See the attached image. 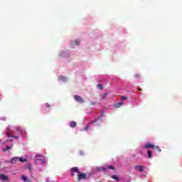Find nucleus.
<instances>
[{"label": "nucleus", "mask_w": 182, "mask_h": 182, "mask_svg": "<svg viewBox=\"0 0 182 182\" xmlns=\"http://www.w3.org/2000/svg\"><path fill=\"white\" fill-rule=\"evenodd\" d=\"M82 180H89V176H87V173H79L77 175V181H80Z\"/></svg>", "instance_id": "f257e3e1"}, {"label": "nucleus", "mask_w": 182, "mask_h": 182, "mask_svg": "<svg viewBox=\"0 0 182 182\" xmlns=\"http://www.w3.org/2000/svg\"><path fill=\"white\" fill-rule=\"evenodd\" d=\"M6 134L7 137H13V139H19V136H14L12 135V132H11V129H7L6 132Z\"/></svg>", "instance_id": "f03ea898"}, {"label": "nucleus", "mask_w": 182, "mask_h": 182, "mask_svg": "<svg viewBox=\"0 0 182 182\" xmlns=\"http://www.w3.org/2000/svg\"><path fill=\"white\" fill-rule=\"evenodd\" d=\"M74 99L75 102H77L78 103H85V100H83V98H82V97L79 95H75Z\"/></svg>", "instance_id": "7ed1b4c3"}, {"label": "nucleus", "mask_w": 182, "mask_h": 182, "mask_svg": "<svg viewBox=\"0 0 182 182\" xmlns=\"http://www.w3.org/2000/svg\"><path fill=\"white\" fill-rule=\"evenodd\" d=\"M75 173H77V174H79L80 173L79 171V168L77 167H73L70 169L71 176H75Z\"/></svg>", "instance_id": "20e7f679"}, {"label": "nucleus", "mask_w": 182, "mask_h": 182, "mask_svg": "<svg viewBox=\"0 0 182 182\" xmlns=\"http://www.w3.org/2000/svg\"><path fill=\"white\" fill-rule=\"evenodd\" d=\"M144 149H154V150L156 149V146H154V144H151V143H146L144 146Z\"/></svg>", "instance_id": "39448f33"}, {"label": "nucleus", "mask_w": 182, "mask_h": 182, "mask_svg": "<svg viewBox=\"0 0 182 182\" xmlns=\"http://www.w3.org/2000/svg\"><path fill=\"white\" fill-rule=\"evenodd\" d=\"M135 170L139 171V173H143L144 171V166H135Z\"/></svg>", "instance_id": "423d86ee"}, {"label": "nucleus", "mask_w": 182, "mask_h": 182, "mask_svg": "<svg viewBox=\"0 0 182 182\" xmlns=\"http://www.w3.org/2000/svg\"><path fill=\"white\" fill-rule=\"evenodd\" d=\"M0 180H1V181H8L9 178L5 174H0Z\"/></svg>", "instance_id": "0eeeda50"}, {"label": "nucleus", "mask_w": 182, "mask_h": 182, "mask_svg": "<svg viewBox=\"0 0 182 182\" xmlns=\"http://www.w3.org/2000/svg\"><path fill=\"white\" fill-rule=\"evenodd\" d=\"M11 164H16V163H19V157H14L11 160Z\"/></svg>", "instance_id": "6e6552de"}, {"label": "nucleus", "mask_w": 182, "mask_h": 182, "mask_svg": "<svg viewBox=\"0 0 182 182\" xmlns=\"http://www.w3.org/2000/svg\"><path fill=\"white\" fill-rule=\"evenodd\" d=\"M95 122H97V119H95V121H92L91 122H90V124H88L86 127H84V129L85 132L89 130V129L90 128V124H92V123H95Z\"/></svg>", "instance_id": "1a4fd4ad"}, {"label": "nucleus", "mask_w": 182, "mask_h": 182, "mask_svg": "<svg viewBox=\"0 0 182 182\" xmlns=\"http://www.w3.org/2000/svg\"><path fill=\"white\" fill-rule=\"evenodd\" d=\"M107 168H110L111 170H114V167L112 166H108L107 167H102L101 168V169L102 170V171H105L106 170H107Z\"/></svg>", "instance_id": "9d476101"}, {"label": "nucleus", "mask_w": 182, "mask_h": 182, "mask_svg": "<svg viewBox=\"0 0 182 182\" xmlns=\"http://www.w3.org/2000/svg\"><path fill=\"white\" fill-rule=\"evenodd\" d=\"M122 105H124V102H117V103L114 104V106L116 108H119V107H122Z\"/></svg>", "instance_id": "9b49d317"}, {"label": "nucleus", "mask_w": 182, "mask_h": 182, "mask_svg": "<svg viewBox=\"0 0 182 182\" xmlns=\"http://www.w3.org/2000/svg\"><path fill=\"white\" fill-rule=\"evenodd\" d=\"M77 126L76 122L72 121L70 123V127H72L73 129L75 128Z\"/></svg>", "instance_id": "f8f14e48"}, {"label": "nucleus", "mask_w": 182, "mask_h": 182, "mask_svg": "<svg viewBox=\"0 0 182 182\" xmlns=\"http://www.w3.org/2000/svg\"><path fill=\"white\" fill-rule=\"evenodd\" d=\"M58 79L59 80H62V82H66L68 80V78L65 76H60Z\"/></svg>", "instance_id": "ddd939ff"}, {"label": "nucleus", "mask_w": 182, "mask_h": 182, "mask_svg": "<svg viewBox=\"0 0 182 182\" xmlns=\"http://www.w3.org/2000/svg\"><path fill=\"white\" fill-rule=\"evenodd\" d=\"M12 146H13V145H11V146H6V147L4 148V149H2L3 151H8V150H11V149H12Z\"/></svg>", "instance_id": "4468645a"}, {"label": "nucleus", "mask_w": 182, "mask_h": 182, "mask_svg": "<svg viewBox=\"0 0 182 182\" xmlns=\"http://www.w3.org/2000/svg\"><path fill=\"white\" fill-rule=\"evenodd\" d=\"M21 161V163H25L26 162V159H23V158L20 157L18 158V162Z\"/></svg>", "instance_id": "2eb2a0df"}, {"label": "nucleus", "mask_w": 182, "mask_h": 182, "mask_svg": "<svg viewBox=\"0 0 182 182\" xmlns=\"http://www.w3.org/2000/svg\"><path fill=\"white\" fill-rule=\"evenodd\" d=\"M16 130L18 132V133H22V129H21V127H16Z\"/></svg>", "instance_id": "dca6fc26"}, {"label": "nucleus", "mask_w": 182, "mask_h": 182, "mask_svg": "<svg viewBox=\"0 0 182 182\" xmlns=\"http://www.w3.org/2000/svg\"><path fill=\"white\" fill-rule=\"evenodd\" d=\"M156 151H158V153H160L161 151V149H160V147L159 146H155V149H154Z\"/></svg>", "instance_id": "f3484780"}, {"label": "nucleus", "mask_w": 182, "mask_h": 182, "mask_svg": "<svg viewBox=\"0 0 182 182\" xmlns=\"http://www.w3.org/2000/svg\"><path fill=\"white\" fill-rule=\"evenodd\" d=\"M147 153H148V158L151 159V156H152L151 151H148Z\"/></svg>", "instance_id": "a211bd4d"}, {"label": "nucleus", "mask_w": 182, "mask_h": 182, "mask_svg": "<svg viewBox=\"0 0 182 182\" xmlns=\"http://www.w3.org/2000/svg\"><path fill=\"white\" fill-rule=\"evenodd\" d=\"M28 171L32 173V170H33V168H32V165L29 164L28 166Z\"/></svg>", "instance_id": "6ab92c4d"}, {"label": "nucleus", "mask_w": 182, "mask_h": 182, "mask_svg": "<svg viewBox=\"0 0 182 182\" xmlns=\"http://www.w3.org/2000/svg\"><path fill=\"white\" fill-rule=\"evenodd\" d=\"M112 178H114V180H116V181H119V178H117V176L116 175H113L112 176Z\"/></svg>", "instance_id": "aec40b11"}, {"label": "nucleus", "mask_w": 182, "mask_h": 182, "mask_svg": "<svg viewBox=\"0 0 182 182\" xmlns=\"http://www.w3.org/2000/svg\"><path fill=\"white\" fill-rule=\"evenodd\" d=\"M107 92H105L102 95V99H106V97H107Z\"/></svg>", "instance_id": "412c9836"}, {"label": "nucleus", "mask_w": 182, "mask_h": 182, "mask_svg": "<svg viewBox=\"0 0 182 182\" xmlns=\"http://www.w3.org/2000/svg\"><path fill=\"white\" fill-rule=\"evenodd\" d=\"M21 179L23 180V181H28V178H26V176H21Z\"/></svg>", "instance_id": "4be33fe9"}, {"label": "nucleus", "mask_w": 182, "mask_h": 182, "mask_svg": "<svg viewBox=\"0 0 182 182\" xmlns=\"http://www.w3.org/2000/svg\"><path fill=\"white\" fill-rule=\"evenodd\" d=\"M75 43L77 46H79V45H80V41H79V40H75Z\"/></svg>", "instance_id": "5701e85b"}, {"label": "nucleus", "mask_w": 182, "mask_h": 182, "mask_svg": "<svg viewBox=\"0 0 182 182\" xmlns=\"http://www.w3.org/2000/svg\"><path fill=\"white\" fill-rule=\"evenodd\" d=\"M97 87H99V89H100V90H103V85H102L98 84V85H97Z\"/></svg>", "instance_id": "b1692460"}, {"label": "nucleus", "mask_w": 182, "mask_h": 182, "mask_svg": "<svg viewBox=\"0 0 182 182\" xmlns=\"http://www.w3.org/2000/svg\"><path fill=\"white\" fill-rule=\"evenodd\" d=\"M38 161H41V163H45V161H42V160H41V159H35V163H38Z\"/></svg>", "instance_id": "393cba45"}, {"label": "nucleus", "mask_w": 182, "mask_h": 182, "mask_svg": "<svg viewBox=\"0 0 182 182\" xmlns=\"http://www.w3.org/2000/svg\"><path fill=\"white\" fill-rule=\"evenodd\" d=\"M90 105L91 106H95V105H96V102H94V101H91V102H90Z\"/></svg>", "instance_id": "a878e982"}, {"label": "nucleus", "mask_w": 182, "mask_h": 182, "mask_svg": "<svg viewBox=\"0 0 182 182\" xmlns=\"http://www.w3.org/2000/svg\"><path fill=\"white\" fill-rule=\"evenodd\" d=\"M134 77H136V78H139V77H141V75H139V74H135L134 75Z\"/></svg>", "instance_id": "bb28decb"}, {"label": "nucleus", "mask_w": 182, "mask_h": 182, "mask_svg": "<svg viewBox=\"0 0 182 182\" xmlns=\"http://www.w3.org/2000/svg\"><path fill=\"white\" fill-rule=\"evenodd\" d=\"M127 97L122 96L121 97V100H127Z\"/></svg>", "instance_id": "cd10ccee"}, {"label": "nucleus", "mask_w": 182, "mask_h": 182, "mask_svg": "<svg viewBox=\"0 0 182 182\" xmlns=\"http://www.w3.org/2000/svg\"><path fill=\"white\" fill-rule=\"evenodd\" d=\"M47 107H50V105H49V104H46Z\"/></svg>", "instance_id": "c85d7f7f"}, {"label": "nucleus", "mask_w": 182, "mask_h": 182, "mask_svg": "<svg viewBox=\"0 0 182 182\" xmlns=\"http://www.w3.org/2000/svg\"><path fill=\"white\" fill-rule=\"evenodd\" d=\"M138 90H139V92H141V88H139V89H138Z\"/></svg>", "instance_id": "c756f323"}, {"label": "nucleus", "mask_w": 182, "mask_h": 182, "mask_svg": "<svg viewBox=\"0 0 182 182\" xmlns=\"http://www.w3.org/2000/svg\"><path fill=\"white\" fill-rule=\"evenodd\" d=\"M46 182H52V181H49V180H47V181Z\"/></svg>", "instance_id": "7c9ffc66"}]
</instances>
